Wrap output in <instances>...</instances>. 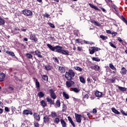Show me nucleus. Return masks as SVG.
Listing matches in <instances>:
<instances>
[{
    "label": "nucleus",
    "instance_id": "1",
    "mask_svg": "<svg viewBox=\"0 0 127 127\" xmlns=\"http://www.w3.org/2000/svg\"><path fill=\"white\" fill-rule=\"evenodd\" d=\"M64 75L68 81H71V80H73L72 77H75V72L73 70L69 69L68 72H65Z\"/></svg>",
    "mask_w": 127,
    "mask_h": 127
},
{
    "label": "nucleus",
    "instance_id": "2",
    "mask_svg": "<svg viewBox=\"0 0 127 127\" xmlns=\"http://www.w3.org/2000/svg\"><path fill=\"white\" fill-rule=\"evenodd\" d=\"M22 13L24 14V15H26V16H28V17H31V16H32V15L33 14L32 11L28 9H24L22 10Z\"/></svg>",
    "mask_w": 127,
    "mask_h": 127
},
{
    "label": "nucleus",
    "instance_id": "3",
    "mask_svg": "<svg viewBox=\"0 0 127 127\" xmlns=\"http://www.w3.org/2000/svg\"><path fill=\"white\" fill-rule=\"evenodd\" d=\"M49 93L50 94V97L53 99V100H55L57 97L56 96V94L55 92H54V90L52 89L49 90Z\"/></svg>",
    "mask_w": 127,
    "mask_h": 127
},
{
    "label": "nucleus",
    "instance_id": "4",
    "mask_svg": "<svg viewBox=\"0 0 127 127\" xmlns=\"http://www.w3.org/2000/svg\"><path fill=\"white\" fill-rule=\"evenodd\" d=\"M30 40H33V42H37V38L36 37V36L35 35V34H32L30 36Z\"/></svg>",
    "mask_w": 127,
    "mask_h": 127
},
{
    "label": "nucleus",
    "instance_id": "5",
    "mask_svg": "<svg viewBox=\"0 0 127 127\" xmlns=\"http://www.w3.org/2000/svg\"><path fill=\"white\" fill-rule=\"evenodd\" d=\"M62 49H63V47L60 46H56L55 48V52H58V53H61Z\"/></svg>",
    "mask_w": 127,
    "mask_h": 127
},
{
    "label": "nucleus",
    "instance_id": "6",
    "mask_svg": "<svg viewBox=\"0 0 127 127\" xmlns=\"http://www.w3.org/2000/svg\"><path fill=\"white\" fill-rule=\"evenodd\" d=\"M75 119L76 120L77 123H81V118H82V115L75 114Z\"/></svg>",
    "mask_w": 127,
    "mask_h": 127
},
{
    "label": "nucleus",
    "instance_id": "7",
    "mask_svg": "<svg viewBox=\"0 0 127 127\" xmlns=\"http://www.w3.org/2000/svg\"><path fill=\"white\" fill-rule=\"evenodd\" d=\"M35 54L36 55V56H37V57H39V58H43V56L41 55V53L38 50L35 51Z\"/></svg>",
    "mask_w": 127,
    "mask_h": 127
},
{
    "label": "nucleus",
    "instance_id": "8",
    "mask_svg": "<svg viewBox=\"0 0 127 127\" xmlns=\"http://www.w3.org/2000/svg\"><path fill=\"white\" fill-rule=\"evenodd\" d=\"M53 68V66H51L50 64H46L45 65V70L46 71H51Z\"/></svg>",
    "mask_w": 127,
    "mask_h": 127
},
{
    "label": "nucleus",
    "instance_id": "9",
    "mask_svg": "<svg viewBox=\"0 0 127 127\" xmlns=\"http://www.w3.org/2000/svg\"><path fill=\"white\" fill-rule=\"evenodd\" d=\"M90 68L92 70H95V71H100V66L98 65L91 66Z\"/></svg>",
    "mask_w": 127,
    "mask_h": 127
},
{
    "label": "nucleus",
    "instance_id": "10",
    "mask_svg": "<svg viewBox=\"0 0 127 127\" xmlns=\"http://www.w3.org/2000/svg\"><path fill=\"white\" fill-rule=\"evenodd\" d=\"M73 84H74V81L72 80L66 82V85L67 87V88H70V87L72 86Z\"/></svg>",
    "mask_w": 127,
    "mask_h": 127
},
{
    "label": "nucleus",
    "instance_id": "11",
    "mask_svg": "<svg viewBox=\"0 0 127 127\" xmlns=\"http://www.w3.org/2000/svg\"><path fill=\"white\" fill-rule=\"evenodd\" d=\"M34 118L35 120H36V121H38V122L40 121V115L37 113H34Z\"/></svg>",
    "mask_w": 127,
    "mask_h": 127
},
{
    "label": "nucleus",
    "instance_id": "12",
    "mask_svg": "<svg viewBox=\"0 0 127 127\" xmlns=\"http://www.w3.org/2000/svg\"><path fill=\"white\" fill-rule=\"evenodd\" d=\"M117 87H118L119 90H120V91H121V92H127V88L120 86L119 85H117Z\"/></svg>",
    "mask_w": 127,
    "mask_h": 127
},
{
    "label": "nucleus",
    "instance_id": "13",
    "mask_svg": "<svg viewBox=\"0 0 127 127\" xmlns=\"http://www.w3.org/2000/svg\"><path fill=\"white\" fill-rule=\"evenodd\" d=\"M46 100L48 103H50L51 105H54L55 103H54V100L51 99L49 97H47L46 98Z\"/></svg>",
    "mask_w": 127,
    "mask_h": 127
},
{
    "label": "nucleus",
    "instance_id": "14",
    "mask_svg": "<svg viewBox=\"0 0 127 127\" xmlns=\"http://www.w3.org/2000/svg\"><path fill=\"white\" fill-rule=\"evenodd\" d=\"M121 74L122 75H126L127 74V69L125 68V67H123L121 68V70L120 71Z\"/></svg>",
    "mask_w": 127,
    "mask_h": 127
},
{
    "label": "nucleus",
    "instance_id": "15",
    "mask_svg": "<svg viewBox=\"0 0 127 127\" xmlns=\"http://www.w3.org/2000/svg\"><path fill=\"white\" fill-rule=\"evenodd\" d=\"M47 46L52 51H55V47H53V46L50 45V44H47Z\"/></svg>",
    "mask_w": 127,
    "mask_h": 127
},
{
    "label": "nucleus",
    "instance_id": "16",
    "mask_svg": "<svg viewBox=\"0 0 127 127\" xmlns=\"http://www.w3.org/2000/svg\"><path fill=\"white\" fill-rule=\"evenodd\" d=\"M95 94V96L96 97H98V98H101V97H102L103 95V93H102V92L99 91H96Z\"/></svg>",
    "mask_w": 127,
    "mask_h": 127
},
{
    "label": "nucleus",
    "instance_id": "17",
    "mask_svg": "<svg viewBox=\"0 0 127 127\" xmlns=\"http://www.w3.org/2000/svg\"><path fill=\"white\" fill-rule=\"evenodd\" d=\"M61 105V102H60V101L57 100L56 102L55 107L56 108V109H57V108H60Z\"/></svg>",
    "mask_w": 127,
    "mask_h": 127
},
{
    "label": "nucleus",
    "instance_id": "18",
    "mask_svg": "<svg viewBox=\"0 0 127 127\" xmlns=\"http://www.w3.org/2000/svg\"><path fill=\"white\" fill-rule=\"evenodd\" d=\"M89 6H90V7H91V8H93L94 9H95V10H99L100 9H99V8H98L97 6L94 5V4H92V3H89Z\"/></svg>",
    "mask_w": 127,
    "mask_h": 127
},
{
    "label": "nucleus",
    "instance_id": "19",
    "mask_svg": "<svg viewBox=\"0 0 127 127\" xmlns=\"http://www.w3.org/2000/svg\"><path fill=\"white\" fill-rule=\"evenodd\" d=\"M67 119L69 122V123H70L71 125H72V126L73 127H75V124L74 123V122H73V120H72V118H71L69 116H68L67 117Z\"/></svg>",
    "mask_w": 127,
    "mask_h": 127
},
{
    "label": "nucleus",
    "instance_id": "20",
    "mask_svg": "<svg viewBox=\"0 0 127 127\" xmlns=\"http://www.w3.org/2000/svg\"><path fill=\"white\" fill-rule=\"evenodd\" d=\"M26 57L28 59H31L32 60H33V56L29 53L26 54Z\"/></svg>",
    "mask_w": 127,
    "mask_h": 127
},
{
    "label": "nucleus",
    "instance_id": "21",
    "mask_svg": "<svg viewBox=\"0 0 127 127\" xmlns=\"http://www.w3.org/2000/svg\"><path fill=\"white\" fill-rule=\"evenodd\" d=\"M5 77V74H4V73H0V82H2Z\"/></svg>",
    "mask_w": 127,
    "mask_h": 127
},
{
    "label": "nucleus",
    "instance_id": "22",
    "mask_svg": "<svg viewBox=\"0 0 127 127\" xmlns=\"http://www.w3.org/2000/svg\"><path fill=\"white\" fill-rule=\"evenodd\" d=\"M41 105L43 108H45V107H47V104L44 100H42L41 102Z\"/></svg>",
    "mask_w": 127,
    "mask_h": 127
},
{
    "label": "nucleus",
    "instance_id": "23",
    "mask_svg": "<svg viewBox=\"0 0 127 127\" xmlns=\"http://www.w3.org/2000/svg\"><path fill=\"white\" fill-rule=\"evenodd\" d=\"M59 70L60 73H65V68L63 66H59Z\"/></svg>",
    "mask_w": 127,
    "mask_h": 127
},
{
    "label": "nucleus",
    "instance_id": "24",
    "mask_svg": "<svg viewBox=\"0 0 127 127\" xmlns=\"http://www.w3.org/2000/svg\"><path fill=\"white\" fill-rule=\"evenodd\" d=\"M112 112H113V113H114L115 114H116V115H120V114H121V113H120V112H119V111H118L115 108H112Z\"/></svg>",
    "mask_w": 127,
    "mask_h": 127
},
{
    "label": "nucleus",
    "instance_id": "25",
    "mask_svg": "<svg viewBox=\"0 0 127 127\" xmlns=\"http://www.w3.org/2000/svg\"><path fill=\"white\" fill-rule=\"evenodd\" d=\"M38 96L40 99H41V98H43V97H44V93L42 91H40L38 93Z\"/></svg>",
    "mask_w": 127,
    "mask_h": 127
},
{
    "label": "nucleus",
    "instance_id": "26",
    "mask_svg": "<svg viewBox=\"0 0 127 127\" xmlns=\"http://www.w3.org/2000/svg\"><path fill=\"white\" fill-rule=\"evenodd\" d=\"M109 67L111 69H112V70H113V71H117V68H116L115 66L113 65V64H110Z\"/></svg>",
    "mask_w": 127,
    "mask_h": 127
},
{
    "label": "nucleus",
    "instance_id": "27",
    "mask_svg": "<svg viewBox=\"0 0 127 127\" xmlns=\"http://www.w3.org/2000/svg\"><path fill=\"white\" fill-rule=\"evenodd\" d=\"M62 54H64V55H69V52L68 51H65L64 50H62V52H61Z\"/></svg>",
    "mask_w": 127,
    "mask_h": 127
},
{
    "label": "nucleus",
    "instance_id": "28",
    "mask_svg": "<svg viewBox=\"0 0 127 127\" xmlns=\"http://www.w3.org/2000/svg\"><path fill=\"white\" fill-rule=\"evenodd\" d=\"M63 96L65 98V99H66V100H68L69 99V95H68L66 92H63Z\"/></svg>",
    "mask_w": 127,
    "mask_h": 127
},
{
    "label": "nucleus",
    "instance_id": "29",
    "mask_svg": "<svg viewBox=\"0 0 127 127\" xmlns=\"http://www.w3.org/2000/svg\"><path fill=\"white\" fill-rule=\"evenodd\" d=\"M71 90L73 91V92H74V93H76V94H78L80 92V89H78L77 88H72Z\"/></svg>",
    "mask_w": 127,
    "mask_h": 127
},
{
    "label": "nucleus",
    "instance_id": "30",
    "mask_svg": "<svg viewBox=\"0 0 127 127\" xmlns=\"http://www.w3.org/2000/svg\"><path fill=\"white\" fill-rule=\"evenodd\" d=\"M5 23L4 20L0 16V25H4Z\"/></svg>",
    "mask_w": 127,
    "mask_h": 127
},
{
    "label": "nucleus",
    "instance_id": "31",
    "mask_svg": "<svg viewBox=\"0 0 127 127\" xmlns=\"http://www.w3.org/2000/svg\"><path fill=\"white\" fill-rule=\"evenodd\" d=\"M42 79H43L44 81L48 82V76H47V75H43L42 76Z\"/></svg>",
    "mask_w": 127,
    "mask_h": 127
},
{
    "label": "nucleus",
    "instance_id": "32",
    "mask_svg": "<svg viewBox=\"0 0 127 127\" xmlns=\"http://www.w3.org/2000/svg\"><path fill=\"white\" fill-rule=\"evenodd\" d=\"M61 123L63 127H66V122H65L63 119H61Z\"/></svg>",
    "mask_w": 127,
    "mask_h": 127
},
{
    "label": "nucleus",
    "instance_id": "33",
    "mask_svg": "<svg viewBox=\"0 0 127 127\" xmlns=\"http://www.w3.org/2000/svg\"><path fill=\"white\" fill-rule=\"evenodd\" d=\"M36 88H40V83H39V81H38V79L36 80Z\"/></svg>",
    "mask_w": 127,
    "mask_h": 127
},
{
    "label": "nucleus",
    "instance_id": "34",
    "mask_svg": "<svg viewBox=\"0 0 127 127\" xmlns=\"http://www.w3.org/2000/svg\"><path fill=\"white\" fill-rule=\"evenodd\" d=\"M43 120L44 123H48L49 121V117L47 116L44 117Z\"/></svg>",
    "mask_w": 127,
    "mask_h": 127
},
{
    "label": "nucleus",
    "instance_id": "35",
    "mask_svg": "<svg viewBox=\"0 0 127 127\" xmlns=\"http://www.w3.org/2000/svg\"><path fill=\"white\" fill-rule=\"evenodd\" d=\"M79 79L81 83H83V84H85V83H86V81H85V78H84L83 77L80 76L79 77Z\"/></svg>",
    "mask_w": 127,
    "mask_h": 127
},
{
    "label": "nucleus",
    "instance_id": "36",
    "mask_svg": "<svg viewBox=\"0 0 127 127\" xmlns=\"http://www.w3.org/2000/svg\"><path fill=\"white\" fill-rule=\"evenodd\" d=\"M66 111H67V105L65 104H63L62 112H66Z\"/></svg>",
    "mask_w": 127,
    "mask_h": 127
},
{
    "label": "nucleus",
    "instance_id": "37",
    "mask_svg": "<svg viewBox=\"0 0 127 127\" xmlns=\"http://www.w3.org/2000/svg\"><path fill=\"white\" fill-rule=\"evenodd\" d=\"M51 115L52 118H56L57 117V114L55 112H52Z\"/></svg>",
    "mask_w": 127,
    "mask_h": 127
},
{
    "label": "nucleus",
    "instance_id": "38",
    "mask_svg": "<svg viewBox=\"0 0 127 127\" xmlns=\"http://www.w3.org/2000/svg\"><path fill=\"white\" fill-rule=\"evenodd\" d=\"M74 68L75 70H77V71H79V72H82V68L79 66H74Z\"/></svg>",
    "mask_w": 127,
    "mask_h": 127
},
{
    "label": "nucleus",
    "instance_id": "39",
    "mask_svg": "<svg viewBox=\"0 0 127 127\" xmlns=\"http://www.w3.org/2000/svg\"><path fill=\"white\" fill-rule=\"evenodd\" d=\"M6 53H7V54H9V55H10V56H12V57L15 56L14 53H13V52H11L10 51H7Z\"/></svg>",
    "mask_w": 127,
    "mask_h": 127
},
{
    "label": "nucleus",
    "instance_id": "40",
    "mask_svg": "<svg viewBox=\"0 0 127 127\" xmlns=\"http://www.w3.org/2000/svg\"><path fill=\"white\" fill-rule=\"evenodd\" d=\"M100 37L101 38V39H102L103 40H106L107 39H108V37L107 36H105L103 35H100Z\"/></svg>",
    "mask_w": 127,
    "mask_h": 127
},
{
    "label": "nucleus",
    "instance_id": "41",
    "mask_svg": "<svg viewBox=\"0 0 127 127\" xmlns=\"http://www.w3.org/2000/svg\"><path fill=\"white\" fill-rule=\"evenodd\" d=\"M60 122V119H59V118H56L55 119V120H54V123H55V124H59Z\"/></svg>",
    "mask_w": 127,
    "mask_h": 127
},
{
    "label": "nucleus",
    "instance_id": "42",
    "mask_svg": "<svg viewBox=\"0 0 127 127\" xmlns=\"http://www.w3.org/2000/svg\"><path fill=\"white\" fill-rule=\"evenodd\" d=\"M93 61H96V62H100L101 60L100 59H98L97 58L93 57L92 58Z\"/></svg>",
    "mask_w": 127,
    "mask_h": 127
},
{
    "label": "nucleus",
    "instance_id": "43",
    "mask_svg": "<svg viewBox=\"0 0 127 127\" xmlns=\"http://www.w3.org/2000/svg\"><path fill=\"white\" fill-rule=\"evenodd\" d=\"M91 48H93L95 52H96V51H99V50H101V49H100V48L96 47H92Z\"/></svg>",
    "mask_w": 127,
    "mask_h": 127
},
{
    "label": "nucleus",
    "instance_id": "44",
    "mask_svg": "<svg viewBox=\"0 0 127 127\" xmlns=\"http://www.w3.org/2000/svg\"><path fill=\"white\" fill-rule=\"evenodd\" d=\"M91 49L92 50H91V49L89 50L90 54H94V53H95V50H94L93 48H91Z\"/></svg>",
    "mask_w": 127,
    "mask_h": 127
},
{
    "label": "nucleus",
    "instance_id": "45",
    "mask_svg": "<svg viewBox=\"0 0 127 127\" xmlns=\"http://www.w3.org/2000/svg\"><path fill=\"white\" fill-rule=\"evenodd\" d=\"M23 114L24 115H29V111L27 110H25L23 111Z\"/></svg>",
    "mask_w": 127,
    "mask_h": 127
},
{
    "label": "nucleus",
    "instance_id": "46",
    "mask_svg": "<svg viewBox=\"0 0 127 127\" xmlns=\"http://www.w3.org/2000/svg\"><path fill=\"white\" fill-rule=\"evenodd\" d=\"M109 44L110 46H111V47H113V48L116 49L117 47L115 45H114V44H113L112 42H109Z\"/></svg>",
    "mask_w": 127,
    "mask_h": 127
},
{
    "label": "nucleus",
    "instance_id": "47",
    "mask_svg": "<svg viewBox=\"0 0 127 127\" xmlns=\"http://www.w3.org/2000/svg\"><path fill=\"white\" fill-rule=\"evenodd\" d=\"M92 23H94V24L96 25L97 26H100V24L99 22H96V21H92Z\"/></svg>",
    "mask_w": 127,
    "mask_h": 127
},
{
    "label": "nucleus",
    "instance_id": "48",
    "mask_svg": "<svg viewBox=\"0 0 127 127\" xmlns=\"http://www.w3.org/2000/svg\"><path fill=\"white\" fill-rule=\"evenodd\" d=\"M15 111H16V108L13 106L11 107V112L12 113V114H13V113H14V112H15Z\"/></svg>",
    "mask_w": 127,
    "mask_h": 127
},
{
    "label": "nucleus",
    "instance_id": "49",
    "mask_svg": "<svg viewBox=\"0 0 127 127\" xmlns=\"http://www.w3.org/2000/svg\"><path fill=\"white\" fill-rule=\"evenodd\" d=\"M92 79H93V80H94V81H97L98 76H97L96 75H93Z\"/></svg>",
    "mask_w": 127,
    "mask_h": 127
},
{
    "label": "nucleus",
    "instance_id": "50",
    "mask_svg": "<svg viewBox=\"0 0 127 127\" xmlns=\"http://www.w3.org/2000/svg\"><path fill=\"white\" fill-rule=\"evenodd\" d=\"M43 16L44 17H47V18H48V17L50 16V15H49V14H48L47 13H46L43 14Z\"/></svg>",
    "mask_w": 127,
    "mask_h": 127
},
{
    "label": "nucleus",
    "instance_id": "51",
    "mask_svg": "<svg viewBox=\"0 0 127 127\" xmlns=\"http://www.w3.org/2000/svg\"><path fill=\"white\" fill-rule=\"evenodd\" d=\"M48 24H49V25L52 27V28H55V26H54V24L51 23H48Z\"/></svg>",
    "mask_w": 127,
    "mask_h": 127
},
{
    "label": "nucleus",
    "instance_id": "52",
    "mask_svg": "<svg viewBox=\"0 0 127 127\" xmlns=\"http://www.w3.org/2000/svg\"><path fill=\"white\" fill-rule=\"evenodd\" d=\"M97 109H93V111H91L90 113L92 114H97Z\"/></svg>",
    "mask_w": 127,
    "mask_h": 127
},
{
    "label": "nucleus",
    "instance_id": "53",
    "mask_svg": "<svg viewBox=\"0 0 127 127\" xmlns=\"http://www.w3.org/2000/svg\"><path fill=\"white\" fill-rule=\"evenodd\" d=\"M121 113L122 114V115H124V116H127V115L126 114V113L125 112V111H124V110H120Z\"/></svg>",
    "mask_w": 127,
    "mask_h": 127
},
{
    "label": "nucleus",
    "instance_id": "54",
    "mask_svg": "<svg viewBox=\"0 0 127 127\" xmlns=\"http://www.w3.org/2000/svg\"><path fill=\"white\" fill-rule=\"evenodd\" d=\"M111 34L113 36H116V35L118 34V33L117 32H113L112 33H111Z\"/></svg>",
    "mask_w": 127,
    "mask_h": 127
},
{
    "label": "nucleus",
    "instance_id": "55",
    "mask_svg": "<svg viewBox=\"0 0 127 127\" xmlns=\"http://www.w3.org/2000/svg\"><path fill=\"white\" fill-rule=\"evenodd\" d=\"M4 110L5 112H7V113H9V108L8 107H5Z\"/></svg>",
    "mask_w": 127,
    "mask_h": 127
},
{
    "label": "nucleus",
    "instance_id": "56",
    "mask_svg": "<svg viewBox=\"0 0 127 127\" xmlns=\"http://www.w3.org/2000/svg\"><path fill=\"white\" fill-rule=\"evenodd\" d=\"M82 50H83V48H82V47H77L78 51H82Z\"/></svg>",
    "mask_w": 127,
    "mask_h": 127
},
{
    "label": "nucleus",
    "instance_id": "57",
    "mask_svg": "<svg viewBox=\"0 0 127 127\" xmlns=\"http://www.w3.org/2000/svg\"><path fill=\"white\" fill-rule=\"evenodd\" d=\"M34 127H39V124H38V123H34Z\"/></svg>",
    "mask_w": 127,
    "mask_h": 127
},
{
    "label": "nucleus",
    "instance_id": "58",
    "mask_svg": "<svg viewBox=\"0 0 127 127\" xmlns=\"http://www.w3.org/2000/svg\"><path fill=\"white\" fill-rule=\"evenodd\" d=\"M84 99H88L89 98V95L88 94H85L84 96H83Z\"/></svg>",
    "mask_w": 127,
    "mask_h": 127
},
{
    "label": "nucleus",
    "instance_id": "59",
    "mask_svg": "<svg viewBox=\"0 0 127 127\" xmlns=\"http://www.w3.org/2000/svg\"><path fill=\"white\" fill-rule=\"evenodd\" d=\"M8 89H9L10 91H13V90H14V88H13V87L11 86H9L8 87Z\"/></svg>",
    "mask_w": 127,
    "mask_h": 127
},
{
    "label": "nucleus",
    "instance_id": "60",
    "mask_svg": "<svg viewBox=\"0 0 127 127\" xmlns=\"http://www.w3.org/2000/svg\"><path fill=\"white\" fill-rule=\"evenodd\" d=\"M114 8L115 10L117 12H118L119 11V10L118 9V7H117V6H115L114 7Z\"/></svg>",
    "mask_w": 127,
    "mask_h": 127
},
{
    "label": "nucleus",
    "instance_id": "61",
    "mask_svg": "<svg viewBox=\"0 0 127 127\" xmlns=\"http://www.w3.org/2000/svg\"><path fill=\"white\" fill-rule=\"evenodd\" d=\"M107 33H108V34H112V32L110 30H108L106 31Z\"/></svg>",
    "mask_w": 127,
    "mask_h": 127
},
{
    "label": "nucleus",
    "instance_id": "62",
    "mask_svg": "<svg viewBox=\"0 0 127 127\" xmlns=\"http://www.w3.org/2000/svg\"><path fill=\"white\" fill-rule=\"evenodd\" d=\"M118 40L119 41V42H123V40L120 37H118Z\"/></svg>",
    "mask_w": 127,
    "mask_h": 127
},
{
    "label": "nucleus",
    "instance_id": "63",
    "mask_svg": "<svg viewBox=\"0 0 127 127\" xmlns=\"http://www.w3.org/2000/svg\"><path fill=\"white\" fill-rule=\"evenodd\" d=\"M83 42L85 43V44H90V42L89 41H87L86 40H84Z\"/></svg>",
    "mask_w": 127,
    "mask_h": 127
},
{
    "label": "nucleus",
    "instance_id": "64",
    "mask_svg": "<svg viewBox=\"0 0 127 127\" xmlns=\"http://www.w3.org/2000/svg\"><path fill=\"white\" fill-rule=\"evenodd\" d=\"M53 59L55 60V61H56V62H59V60L57 58H53Z\"/></svg>",
    "mask_w": 127,
    "mask_h": 127
}]
</instances>
